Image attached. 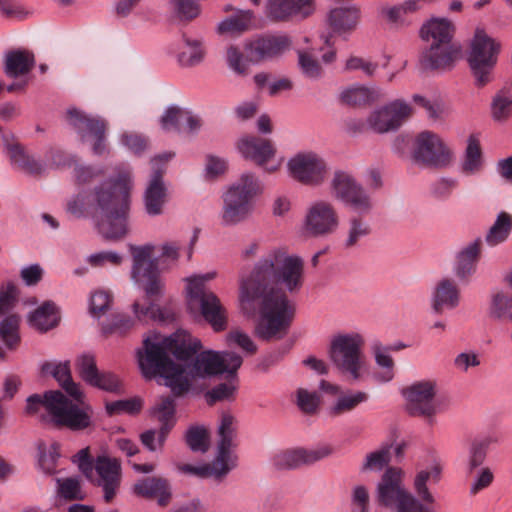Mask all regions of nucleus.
<instances>
[{
    "instance_id": "nucleus-49",
    "label": "nucleus",
    "mask_w": 512,
    "mask_h": 512,
    "mask_svg": "<svg viewBox=\"0 0 512 512\" xmlns=\"http://www.w3.org/2000/svg\"><path fill=\"white\" fill-rule=\"evenodd\" d=\"M186 443L194 452L205 453L209 449V433L202 426H191L186 432Z\"/></svg>"
},
{
    "instance_id": "nucleus-64",
    "label": "nucleus",
    "mask_w": 512,
    "mask_h": 512,
    "mask_svg": "<svg viewBox=\"0 0 512 512\" xmlns=\"http://www.w3.org/2000/svg\"><path fill=\"white\" fill-rule=\"evenodd\" d=\"M91 385L112 393L122 392V383L119 378L108 372L99 373L96 381L92 382Z\"/></svg>"
},
{
    "instance_id": "nucleus-51",
    "label": "nucleus",
    "mask_w": 512,
    "mask_h": 512,
    "mask_svg": "<svg viewBox=\"0 0 512 512\" xmlns=\"http://www.w3.org/2000/svg\"><path fill=\"white\" fill-rule=\"evenodd\" d=\"M391 446L386 445L381 449L371 452L366 456L365 462L362 465V471H380L391 460Z\"/></svg>"
},
{
    "instance_id": "nucleus-14",
    "label": "nucleus",
    "mask_w": 512,
    "mask_h": 512,
    "mask_svg": "<svg viewBox=\"0 0 512 512\" xmlns=\"http://www.w3.org/2000/svg\"><path fill=\"white\" fill-rule=\"evenodd\" d=\"M242 363V357L235 352L202 351L187 365L186 375L192 378H206L226 372L233 376Z\"/></svg>"
},
{
    "instance_id": "nucleus-50",
    "label": "nucleus",
    "mask_w": 512,
    "mask_h": 512,
    "mask_svg": "<svg viewBox=\"0 0 512 512\" xmlns=\"http://www.w3.org/2000/svg\"><path fill=\"white\" fill-rule=\"evenodd\" d=\"M226 61L228 67L239 76H246L249 74V63L248 57L244 56L242 51L234 46L230 45L226 51Z\"/></svg>"
},
{
    "instance_id": "nucleus-45",
    "label": "nucleus",
    "mask_w": 512,
    "mask_h": 512,
    "mask_svg": "<svg viewBox=\"0 0 512 512\" xmlns=\"http://www.w3.org/2000/svg\"><path fill=\"white\" fill-rule=\"evenodd\" d=\"M364 215H355L349 219L347 237L344 246L347 249L353 248L359 244L361 239L367 237L371 233V227L362 217Z\"/></svg>"
},
{
    "instance_id": "nucleus-47",
    "label": "nucleus",
    "mask_w": 512,
    "mask_h": 512,
    "mask_svg": "<svg viewBox=\"0 0 512 512\" xmlns=\"http://www.w3.org/2000/svg\"><path fill=\"white\" fill-rule=\"evenodd\" d=\"M59 448L60 446L58 443L51 444L48 449L44 444H40L38 447V465L47 475H52L56 472L57 461L60 457Z\"/></svg>"
},
{
    "instance_id": "nucleus-11",
    "label": "nucleus",
    "mask_w": 512,
    "mask_h": 512,
    "mask_svg": "<svg viewBox=\"0 0 512 512\" xmlns=\"http://www.w3.org/2000/svg\"><path fill=\"white\" fill-rule=\"evenodd\" d=\"M214 277L215 272H209L187 279L188 306L191 310L198 309L214 331L220 332L227 327L226 309L217 295L205 287V282L212 280Z\"/></svg>"
},
{
    "instance_id": "nucleus-3",
    "label": "nucleus",
    "mask_w": 512,
    "mask_h": 512,
    "mask_svg": "<svg viewBox=\"0 0 512 512\" xmlns=\"http://www.w3.org/2000/svg\"><path fill=\"white\" fill-rule=\"evenodd\" d=\"M42 375H52L63 389L73 398L66 397L61 391H46L43 395L33 394L27 398L26 413L36 415L42 409V422H51L58 427H67L73 431L83 430L90 426L91 417L87 410L80 406L82 393L72 381L69 362H45L41 366Z\"/></svg>"
},
{
    "instance_id": "nucleus-27",
    "label": "nucleus",
    "mask_w": 512,
    "mask_h": 512,
    "mask_svg": "<svg viewBox=\"0 0 512 512\" xmlns=\"http://www.w3.org/2000/svg\"><path fill=\"white\" fill-rule=\"evenodd\" d=\"M134 493L144 498H157L161 507H166L172 498L171 485L163 477H146L134 484Z\"/></svg>"
},
{
    "instance_id": "nucleus-22",
    "label": "nucleus",
    "mask_w": 512,
    "mask_h": 512,
    "mask_svg": "<svg viewBox=\"0 0 512 512\" xmlns=\"http://www.w3.org/2000/svg\"><path fill=\"white\" fill-rule=\"evenodd\" d=\"M413 114V108L402 100H395L369 117L370 126L379 133L397 129Z\"/></svg>"
},
{
    "instance_id": "nucleus-43",
    "label": "nucleus",
    "mask_w": 512,
    "mask_h": 512,
    "mask_svg": "<svg viewBox=\"0 0 512 512\" xmlns=\"http://www.w3.org/2000/svg\"><path fill=\"white\" fill-rule=\"evenodd\" d=\"M489 445V438H477L471 441L467 453V476H473L476 469L483 464Z\"/></svg>"
},
{
    "instance_id": "nucleus-31",
    "label": "nucleus",
    "mask_w": 512,
    "mask_h": 512,
    "mask_svg": "<svg viewBox=\"0 0 512 512\" xmlns=\"http://www.w3.org/2000/svg\"><path fill=\"white\" fill-rule=\"evenodd\" d=\"M206 56V47L201 38L183 34L182 42L176 52V59L180 66L185 68L200 65Z\"/></svg>"
},
{
    "instance_id": "nucleus-18",
    "label": "nucleus",
    "mask_w": 512,
    "mask_h": 512,
    "mask_svg": "<svg viewBox=\"0 0 512 512\" xmlns=\"http://www.w3.org/2000/svg\"><path fill=\"white\" fill-rule=\"evenodd\" d=\"M69 124L78 132L82 141L92 142V151L96 155H102L106 151L105 132L107 123L100 117L85 114L77 109L67 112Z\"/></svg>"
},
{
    "instance_id": "nucleus-62",
    "label": "nucleus",
    "mask_w": 512,
    "mask_h": 512,
    "mask_svg": "<svg viewBox=\"0 0 512 512\" xmlns=\"http://www.w3.org/2000/svg\"><path fill=\"white\" fill-rule=\"evenodd\" d=\"M299 65L306 77L318 78L321 76L322 68L318 60L310 53L299 51Z\"/></svg>"
},
{
    "instance_id": "nucleus-41",
    "label": "nucleus",
    "mask_w": 512,
    "mask_h": 512,
    "mask_svg": "<svg viewBox=\"0 0 512 512\" xmlns=\"http://www.w3.org/2000/svg\"><path fill=\"white\" fill-rule=\"evenodd\" d=\"M488 315L491 319L503 321L512 319V295L508 292L498 291L491 296Z\"/></svg>"
},
{
    "instance_id": "nucleus-60",
    "label": "nucleus",
    "mask_w": 512,
    "mask_h": 512,
    "mask_svg": "<svg viewBox=\"0 0 512 512\" xmlns=\"http://www.w3.org/2000/svg\"><path fill=\"white\" fill-rule=\"evenodd\" d=\"M112 295L106 290H97L90 298V312L95 317L103 315L110 307Z\"/></svg>"
},
{
    "instance_id": "nucleus-42",
    "label": "nucleus",
    "mask_w": 512,
    "mask_h": 512,
    "mask_svg": "<svg viewBox=\"0 0 512 512\" xmlns=\"http://www.w3.org/2000/svg\"><path fill=\"white\" fill-rule=\"evenodd\" d=\"M482 168V149L479 139L471 135L468 138L465 150L464 160L462 163V172L466 175L478 173Z\"/></svg>"
},
{
    "instance_id": "nucleus-29",
    "label": "nucleus",
    "mask_w": 512,
    "mask_h": 512,
    "mask_svg": "<svg viewBox=\"0 0 512 512\" xmlns=\"http://www.w3.org/2000/svg\"><path fill=\"white\" fill-rule=\"evenodd\" d=\"M313 0H269L266 4V15L274 22L286 21L291 16L311 13Z\"/></svg>"
},
{
    "instance_id": "nucleus-35",
    "label": "nucleus",
    "mask_w": 512,
    "mask_h": 512,
    "mask_svg": "<svg viewBox=\"0 0 512 512\" xmlns=\"http://www.w3.org/2000/svg\"><path fill=\"white\" fill-rule=\"evenodd\" d=\"M29 324L40 332H46L58 325L59 315L55 304L46 301L33 311L28 318Z\"/></svg>"
},
{
    "instance_id": "nucleus-44",
    "label": "nucleus",
    "mask_w": 512,
    "mask_h": 512,
    "mask_svg": "<svg viewBox=\"0 0 512 512\" xmlns=\"http://www.w3.org/2000/svg\"><path fill=\"white\" fill-rule=\"evenodd\" d=\"M491 112L496 121H505L512 115V86L504 87L496 93Z\"/></svg>"
},
{
    "instance_id": "nucleus-56",
    "label": "nucleus",
    "mask_w": 512,
    "mask_h": 512,
    "mask_svg": "<svg viewBox=\"0 0 512 512\" xmlns=\"http://www.w3.org/2000/svg\"><path fill=\"white\" fill-rule=\"evenodd\" d=\"M77 369L81 378L88 384H92L97 379L100 373L96 366V361L93 355L83 354L77 359Z\"/></svg>"
},
{
    "instance_id": "nucleus-32",
    "label": "nucleus",
    "mask_w": 512,
    "mask_h": 512,
    "mask_svg": "<svg viewBox=\"0 0 512 512\" xmlns=\"http://www.w3.org/2000/svg\"><path fill=\"white\" fill-rule=\"evenodd\" d=\"M4 141L11 164L16 169L32 176L43 173L45 169L43 163L28 154L23 146L18 142H9L7 138H4Z\"/></svg>"
},
{
    "instance_id": "nucleus-4",
    "label": "nucleus",
    "mask_w": 512,
    "mask_h": 512,
    "mask_svg": "<svg viewBox=\"0 0 512 512\" xmlns=\"http://www.w3.org/2000/svg\"><path fill=\"white\" fill-rule=\"evenodd\" d=\"M130 181V170H121L116 179L95 187L87 199L79 194L69 204V210L74 214L91 210L97 218L99 233L105 239H121L128 232Z\"/></svg>"
},
{
    "instance_id": "nucleus-63",
    "label": "nucleus",
    "mask_w": 512,
    "mask_h": 512,
    "mask_svg": "<svg viewBox=\"0 0 512 512\" xmlns=\"http://www.w3.org/2000/svg\"><path fill=\"white\" fill-rule=\"evenodd\" d=\"M121 142L136 155H140L148 147V139L135 132H125L121 137Z\"/></svg>"
},
{
    "instance_id": "nucleus-23",
    "label": "nucleus",
    "mask_w": 512,
    "mask_h": 512,
    "mask_svg": "<svg viewBox=\"0 0 512 512\" xmlns=\"http://www.w3.org/2000/svg\"><path fill=\"white\" fill-rule=\"evenodd\" d=\"M331 454L332 448L329 446L312 450L304 448L287 449L275 454L272 458V464L278 470H292L302 465H311Z\"/></svg>"
},
{
    "instance_id": "nucleus-26",
    "label": "nucleus",
    "mask_w": 512,
    "mask_h": 512,
    "mask_svg": "<svg viewBox=\"0 0 512 512\" xmlns=\"http://www.w3.org/2000/svg\"><path fill=\"white\" fill-rule=\"evenodd\" d=\"M460 299V288L456 281L448 277L443 278L432 292L431 307L436 314H442L444 310H453L458 307Z\"/></svg>"
},
{
    "instance_id": "nucleus-9",
    "label": "nucleus",
    "mask_w": 512,
    "mask_h": 512,
    "mask_svg": "<svg viewBox=\"0 0 512 512\" xmlns=\"http://www.w3.org/2000/svg\"><path fill=\"white\" fill-rule=\"evenodd\" d=\"M364 345V336L359 332L339 333L331 340L330 358L339 373L349 382L364 380L367 372Z\"/></svg>"
},
{
    "instance_id": "nucleus-28",
    "label": "nucleus",
    "mask_w": 512,
    "mask_h": 512,
    "mask_svg": "<svg viewBox=\"0 0 512 512\" xmlns=\"http://www.w3.org/2000/svg\"><path fill=\"white\" fill-rule=\"evenodd\" d=\"M238 149L245 159L252 160L259 166H264L275 155V148L268 139L248 136L241 139Z\"/></svg>"
},
{
    "instance_id": "nucleus-40",
    "label": "nucleus",
    "mask_w": 512,
    "mask_h": 512,
    "mask_svg": "<svg viewBox=\"0 0 512 512\" xmlns=\"http://www.w3.org/2000/svg\"><path fill=\"white\" fill-rule=\"evenodd\" d=\"M380 95V91L376 88L355 86L343 91L341 99L351 106H363L377 101Z\"/></svg>"
},
{
    "instance_id": "nucleus-61",
    "label": "nucleus",
    "mask_w": 512,
    "mask_h": 512,
    "mask_svg": "<svg viewBox=\"0 0 512 512\" xmlns=\"http://www.w3.org/2000/svg\"><path fill=\"white\" fill-rule=\"evenodd\" d=\"M410 9L406 8V3L393 7H383L381 10L382 15L387 21L396 27L408 25L406 14L411 13Z\"/></svg>"
},
{
    "instance_id": "nucleus-15",
    "label": "nucleus",
    "mask_w": 512,
    "mask_h": 512,
    "mask_svg": "<svg viewBox=\"0 0 512 512\" xmlns=\"http://www.w3.org/2000/svg\"><path fill=\"white\" fill-rule=\"evenodd\" d=\"M411 157L418 165L435 168L447 166L451 160L449 149L431 131H423L415 137Z\"/></svg>"
},
{
    "instance_id": "nucleus-46",
    "label": "nucleus",
    "mask_w": 512,
    "mask_h": 512,
    "mask_svg": "<svg viewBox=\"0 0 512 512\" xmlns=\"http://www.w3.org/2000/svg\"><path fill=\"white\" fill-rule=\"evenodd\" d=\"M19 323L20 318L16 314H10L0 322V337L9 349H14L20 341Z\"/></svg>"
},
{
    "instance_id": "nucleus-59",
    "label": "nucleus",
    "mask_w": 512,
    "mask_h": 512,
    "mask_svg": "<svg viewBox=\"0 0 512 512\" xmlns=\"http://www.w3.org/2000/svg\"><path fill=\"white\" fill-rule=\"evenodd\" d=\"M183 114L184 110L178 107H170L161 117L160 123L165 131H182L183 130Z\"/></svg>"
},
{
    "instance_id": "nucleus-33",
    "label": "nucleus",
    "mask_w": 512,
    "mask_h": 512,
    "mask_svg": "<svg viewBox=\"0 0 512 512\" xmlns=\"http://www.w3.org/2000/svg\"><path fill=\"white\" fill-rule=\"evenodd\" d=\"M152 415L161 423L158 430V444L163 447L168 434L175 425L174 399L170 396L160 398L152 409Z\"/></svg>"
},
{
    "instance_id": "nucleus-38",
    "label": "nucleus",
    "mask_w": 512,
    "mask_h": 512,
    "mask_svg": "<svg viewBox=\"0 0 512 512\" xmlns=\"http://www.w3.org/2000/svg\"><path fill=\"white\" fill-rule=\"evenodd\" d=\"M253 12L250 10L238 11L218 24L217 32L224 34H240L249 30L253 25Z\"/></svg>"
},
{
    "instance_id": "nucleus-7",
    "label": "nucleus",
    "mask_w": 512,
    "mask_h": 512,
    "mask_svg": "<svg viewBox=\"0 0 512 512\" xmlns=\"http://www.w3.org/2000/svg\"><path fill=\"white\" fill-rule=\"evenodd\" d=\"M454 25L446 18H434L421 28V36L431 42L422 52L420 65L423 70H445L453 66L460 48L451 42Z\"/></svg>"
},
{
    "instance_id": "nucleus-2",
    "label": "nucleus",
    "mask_w": 512,
    "mask_h": 512,
    "mask_svg": "<svg viewBox=\"0 0 512 512\" xmlns=\"http://www.w3.org/2000/svg\"><path fill=\"white\" fill-rule=\"evenodd\" d=\"M201 347V341L184 330H178L168 337L151 333L137 352L138 364L144 377L151 379L161 376L175 396H182L190 389V380L184 366L175 363L170 354L178 360L187 361Z\"/></svg>"
},
{
    "instance_id": "nucleus-53",
    "label": "nucleus",
    "mask_w": 512,
    "mask_h": 512,
    "mask_svg": "<svg viewBox=\"0 0 512 512\" xmlns=\"http://www.w3.org/2000/svg\"><path fill=\"white\" fill-rule=\"evenodd\" d=\"M19 297L18 287L7 281L0 286V316L11 311L17 304Z\"/></svg>"
},
{
    "instance_id": "nucleus-8",
    "label": "nucleus",
    "mask_w": 512,
    "mask_h": 512,
    "mask_svg": "<svg viewBox=\"0 0 512 512\" xmlns=\"http://www.w3.org/2000/svg\"><path fill=\"white\" fill-rule=\"evenodd\" d=\"M219 441L217 443V455L209 463L200 466L191 464H178L177 469L184 474H190L199 478L214 477L221 479L225 477L237 465V456L232 452L236 447L237 421L228 413L221 416L218 427Z\"/></svg>"
},
{
    "instance_id": "nucleus-48",
    "label": "nucleus",
    "mask_w": 512,
    "mask_h": 512,
    "mask_svg": "<svg viewBox=\"0 0 512 512\" xmlns=\"http://www.w3.org/2000/svg\"><path fill=\"white\" fill-rule=\"evenodd\" d=\"M171 8L180 21L190 22L201 13L197 0H171Z\"/></svg>"
},
{
    "instance_id": "nucleus-10",
    "label": "nucleus",
    "mask_w": 512,
    "mask_h": 512,
    "mask_svg": "<svg viewBox=\"0 0 512 512\" xmlns=\"http://www.w3.org/2000/svg\"><path fill=\"white\" fill-rule=\"evenodd\" d=\"M261 183L251 173H244L223 194L222 222L234 226L246 221L254 209V199L261 193Z\"/></svg>"
},
{
    "instance_id": "nucleus-1",
    "label": "nucleus",
    "mask_w": 512,
    "mask_h": 512,
    "mask_svg": "<svg viewBox=\"0 0 512 512\" xmlns=\"http://www.w3.org/2000/svg\"><path fill=\"white\" fill-rule=\"evenodd\" d=\"M304 284V261L284 248H274L239 277V302L246 314H259L256 334L265 341L284 338L295 317L287 292L298 293Z\"/></svg>"
},
{
    "instance_id": "nucleus-19",
    "label": "nucleus",
    "mask_w": 512,
    "mask_h": 512,
    "mask_svg": "<svg viewBox=\"0 0 512 512\" xmlns=\"http://www.w3.org/2000/svg\"><path fill=\"white\" fill-rule=\"evenodd\" d=\"M409 413L424 416L431 421L436 414V383L430 380L418 381L403 390Z\"/></svg>"
},
{
    "instance_id": "nucleus-30",
    "label": "nucleus",
    "mask_w": 512,
    "mask_h": 512,
    "mask_svg": "<svg viewBox=\"0 0 512 512\" xmlns=\"http://www.w3.org/2000/svg\"><path fill=\"white\" fill-rule=\"evenodd\" d=\"M163 170L156 168L144 195L145 210L150 216L160 215L167 200L166 188L162 181Z\"/></svg>"
},
{
    "instance_id": "nucleus-55",
    "label": "nucleus",
    "mask_w": 512,
    "mask_h": 512,
    "mask_svg": "<svg viewBox=\"0 0 512 512\" xmlns=\"http://www.w3.org/2000/svg\"><path fill=\"white\" fill-rule=\"evenodd\" d=\"M59 494L67 500H83V493L78 478L70 477L65 479H57Z\"/></svg>"
},
{
    "instance_id": "nucleus-21",
    "label": "nucleus",
    "mask_w": 512,
    "mask_h": 512,
    "mask_svg": "<svg viewBox=\"0 0 512 512\" xmlns=\"http://www.w3.org/2000/svg\"><path fill=\"white\" fill-rule=\"evenodd\" d=\"M93 470L96 476L90 478L95 485L102 488L105 502L110 503L115 498L121 484L120 462L115 458L98 456Z\"/></svg>"
},
{
    "instance_id": "nucleus-16",
    "label": "nucleus",
    "mask_w": 512,
    "mask_h": 512,
    "mask_svg": "<svg viewBox=\"0 0 512 512\" xmlns=\"http://www.w3.org/2000/svg\"><path fill=\"white\" fill-rule=\"evenodd\" d=\"M292 47L291 37L281 33H266L254 37L245 45L251 63H262L281 58Z\"/></svg>"
},
{
    "instance_id": "nucleus-57",
    "label": "nucleus",
    "mask_w": 512,
    "mask_h": 512,
    "mask_svg": "<svg viewBox=\"0 0 512 512\" xmlns=\"http://www.w3.org/2000/svg\"><path fill=\"white\" fill-rule=\"evenodd\" d=\"M320 398L316 392L299 388L296 391V404L305 414H314L319 406Z\"/></svg>"
},
{
    "instance_id": "nucleus-58",
    "label": "nucleus",
    "mask_w": 512,
    "mask_h": 512,
    "mask_svg": "<svg viewBox=\"0 0 512 512\" xmlns=\"http://www.w3.org/2000/svg\"><path fill=\"white\" fill-rule=\"evenodd\" d=\"M134 320L125 314H115L107 322L102 324V331L104 334H124L132 328Z\"/></svg>"
},
{
    "instance_id": "nucleus-54",
    "label": "nucleus",
    "mask_w": 512,
    "mask_h": 512,
    "mask_svg": "<svg viewBox=\"0 0 512 512\" xmlns=\"http://www.w3.org/2000/svg\"><path fill=\"white\" fill-rule=\"evenodd\" d=\"M142 408V401L139 398H131L106 403V412L108 415H119L122 413L137 414Z\"/></svg>"
},
{
    "instance_id": "nucleus-24",
    "label": "nucleus",
    "mask_w": 512,
    "mask_h": 512,
    "mask_svg": "<svg viewBox=\"0 0 512 512\" xmlns=\"http://www.w3.org/2000/svg\"><path fill=\"white\" fill-rule=\"evenodd\" d=\"M482 240L476 238L461 247L455 254L453 272L462 283H469L477 271L482 254Z\"/></svg>"
},
{
    "instance_id": "nucleus-36",
    "label": "nucleus",
    "mask_w": 512,
    "mask_h": 512,
    "mask_svg": "<svg viewBox=\"0 0 512 512\" xmlns=\"http://www.w3.org/2000/svg\"><path fill=\"white\" fill-rule=\"evenodd\" d=\"M375 362L381 370L374 374L379 382H390L394 378L395 363L389 354V347L383 346L380 342L373 343L371 347Z\"/></svg>"
},
{
    "instance_id": "nucleus-12",
    "label": "nucleus",
    "mask_w": 512,
    "mask_h": 512,
    "mask_svg": "<svg viewBox=\"0 0 512 512\" xmlns=\"http://www.w3.org/2000/svg\"><path fill=\"white\" fill-rule=\"evenodd\" d=\"M500 47V44L483 30H476L468 63L477 87L482 88L493 81Z\"/></svg>"
},
{
    "instance_id": "nucleus-34",
    "label": "nucleus",
    "mask_w": 512,
    "mask_h": 512,
    "mask_svg": "<svg viewBox=\"0 0 512 512\" xmlns=\"http://www.w3.org/2000/svg\"><path fill=\"white\" fill-rule=\"evenodd\" d=\"M35 65L34 54L27 50L17 49L6 53L4 72L10 78L28 74Z\"/></svg>"
},
{
    "instance_id": "nucleus-20",
    "label": "nucleus",
    "mask_w": 512,
    "mask_h": 512,
    "mask_svg": "<svg viewBox=\"0 0 512 512\" xmlns=\"http://www.w3.org/2000/svg\"><path fill=\"white\" fill-rule=\"evenodd\" d=\"M339 226L336 208L327 201L313 203L305 216V229L309 235L320 237L333 234Z\"/></svg>"
},
{
    "instance_id": "nucleus-25",
    "label": "nucleus",
    "mask_w": 512,
    "mask_h": 512,
    "mask_svg": "<svg viewBox=\"0 0 512 512\" xmlns=\"http://www.w3.org/2000/svg\"><path fill=\"white\" fill-rule=\"evenodd\" d=\"M321 389L336 396L334 403L329 407V414L333 417L349 413L369 399L366 392L344 391L340 386L326 381L321 382Z\"/></svg>"
},
{
    "instance_id": "nucleus-6",
    "label": "nucleus",
    "mask_w": 512,
    "mask_h": 512,
    "mask_svg": "<svg viewBox=\"0 0 512 512\" xmlns=\"http://www.w3.org/2000/svg\"><path fill=\"white\" fill-rule=\"evenodd\" d=\"M129 249L133 260L132 279L146 293L143 302L135 301L133 303V311L139 320L150 318L163 321L165 317L153 301V297L159 296L163 288V281L158 269L159 259L152 258L155 246L152 244L130 245Z\"/></svg>"
},
{
    "instance_id": "nucleus-37",
    "label": "nucleus",
    "mask_w": 512,
    "mask_h": 512,
    "mask_svg": "<svg viewBox=\"0 0 512 512\" xmlns=\"http://www.w3.org/2000/svg\"><path fill=\"white\" fill-rule=\"evenodd\" d=\"M512 232V215L502 211L497 215L493 225L486 234L485 241L491 246H497L505 242Z\"/></svg>"
},
{
    "instance_id": "nucleus-17",
    "label": "nucleus",
    "mask_w": 512,
    "mask_h": 512,
    "mask_svg": "<svg viewBox=\"0 0 512 512\" xmlns=\"http://www.w3.org/2000/svg\"><path fill=\"white\" fill-rule=\"evenodd\" d=\"M288 169L293 179L309 186L321 185L328 173L326 161L314 152L298 153L289 160Z\"/></svg>"
},
{
    "instance_id": "nucleus-13",
    "label": "nucleus",
    "mask_w": 512,
    "mask_h": 512,
    "mask_svg": "<svg viewBox=\"0 0 512 512\" xmlns=\"http://www.w3.org/2000/svg\"><path fill=\"white\" fill-rule=\"evenodd\" d=\"M330 188L334 198L356 214L368 215L374 207L371 195L347 172L336 171Z\"/></svg>"
},
{
    "instance_id": "nucleus-39",
    "label": "nucleus",
    "mask_w": 512,
    "mask_h": 512,
    "mask_svg": "<svg viewBox=\"0 0 512 512\" xmlns=\"http://www.w3.org/2000/svg\"><path fill=\"white\" fill-rule=\"evenodd\" d=\"M359 20V10L356 7L336 8L330 12V26L337 32L354 29Z\"/></svg>"
},
{
    "instance_id": "nucleus-52",
    "label": "nucleus",
    "mask_w": 512,
    "mask_h": 512,
    "mask_svg": "<svg viewBox=\"0 0 512 512\" xmlns=\"http://www.w3.org/2000/svg\"><path fill=\"white\" fill-rule=\"evenodd\" d=\"M228 382L220 383L207 393L209 404L233 398L236 390L237 375L228 374Z\"/></svg>"
},
{
    "instance_id": "nucleus-5",
    "label": "nucleus",
    "mask_w": 512,
    "mask_h": 512,
    "mask_svg": "<svg viewBox=\"0 0 512 512\" xmlns=\"http://www.w3.org/2000/svg\"><path fill=\"white\" fill-rule=\"evenodd\" d=\"M402 470L396 467L386 469L377 486L378 503L396 512H434L429 505L435 498L428 489V482L438 483L441 468L433 466L430 470L419 471L414 479L413 488L417 498L407 491L402 481Z\"/></svg>"
}]
</instances>
